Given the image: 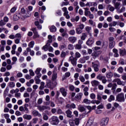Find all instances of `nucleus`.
<instances>
[{
  "mask_svg": "<svg viewBox=\"0 0 126 126\" xmlns=\"http://www.w3.org/2000/svg\"><path fill=\"white\" fill-rule=\"evenodd\" d=\"M49 123L52 126H58L60 124V120L58 116H52L49 120Z\"/></svg>",
  "mask_w": 126,
  "mask_h": 126,
  "instance_id": "1",
  "label": "nucleus"
},
{
  "mask_svg": "<svg viewBox=\"0 0 126 126\" xmlns=\"http://www.w3.org/2000/svg\"><path fill=\"white\" fill-rule=\"evenodd\" d=\"M116 100L118 101V102H125V94L124 93H121L119 94L116 96Z\"/></svg>",
  "mask_w": 126,
  "mask_h": 126,
  "instance_id": "2",
  "label": "nucleus"
},
{
  "mask_svg": "<svg viewBox=\"0 0 126 126\" xmlns=\"http://www.w3.org/2000/svg\"><path fill=\"white\" fill-rule=\"evenodd\" d=\"M29 107V104L26 103L23 106H20L19 108V111L20 112H26V113H29V110L28 109V107Z\"/></svg>",
  "mask_w": 126,
  "mask_h": 126,
  "instance_id": "3",
  "label": "nucleus"
},
{
  "mask_svg": "<svg viewBox=\"0 0 126 126\" xmlns=\"http://www.w3.org/2000/svg\"><path fill=\"white\" fill-rule=\"evenodd\" d=\"M115 40V38L113 37H110L109 38V49H113L114 47H115V45H116V42L114 41Z\"/></svg>",
  "mask_w": 126,
  "mask_h": 126,
  "instance_id": "4",
  "label": "nucleus"
},
{
  "mask_svg": "<svg viewBox=\"0 0 126 126\" xmlns=\"http://www.w3.org/2000/svg\"><path fill=\"white\" fill-rule=\"evenodd\" d=\"M68 62H70L73 66H76V64H77V59L73 56H71L69 58Z\"/></svg>",
  "mask_w": 126,
  "mask_h": 126,
  "instance_id": "5",
  "label": "nucleus"
},
{
  "mask_svg": "<svg viewBox=\"0 0 126 126\" xmlns=\"http://www.w3.org/2000/svg\"><path fill=\"white\" fill-rule=\"evenodd\" d=\"M94 41L95 40L94 39V38H93V37L92 36L87 40L86 45L89 47H92V45L94 44Z\"/></svg>",
  "mask_w": 126,
  "mask_h": 126,
  "instance_id": "6",
  "label": "nucleus"
},
{
  "mask_svg": "<svg viewBox=\"0 0 126 126\" xmlns=\"http://www.w3.org/2000/svg\"><path fill=\"white\" fill-rule=\"evenodd\" d=\"M109 122V119L108 118H102L100 122V126H106L108 125Z\"/></svg>",
  "mask_w": 126,
  "mask_h": 126,
  "instance_id": "7",
  "label": "nucleus"
},
{
  "mask_svg": "<svg viewBox=\"0 0 126 126\" xmlns=\"http://www.w3.org/2000/svg\"><path fill=\"white\" fill-rule=\"evenodd\" d=\"M31 31H32L33 33L32 37L33 39H36V38H39V37H40V35L38 34V32L37 31L36 28H32Z\"/></svg>",
  "mask_w": 126,
  "mask_h": 126,
  "instance_id": "8",
  "label": "nucleus"
},
{
  "mask_svg": "<svg viewBox=\"0 0 126 126\" xmlns=\"http://www.w3.org/2000/svg\"><path fill=\"white\" fill-rule=\"evenodd\" d=\"M37 109L39 110V111H40V112H42L43 111H45V110H48L50 109V107L49 106H38Z\"/></svg>",
  "mask_w": 126,
  "mask_h": 126,
  "instance_id": "9",
  "label": "nucleus"
},
{
  "mask_svg": "<svg viewBox=\"0 0 126 126\" xmlns=\"http://www.w3.org/2000/svg\"><path fill=\"white\" fill-rule=\"evenodd\" d=\"M92 67H93L94 71L95 72H98L99 71V65L95 63L94 62H92Z\"/></svg>",
  "mask_w": 126,
  "mask_h": 126,
  "instance_id": "10",
  "label": "nucleus"
},
{
  "mask_svg": "<svg viewBox=\"0 0 126 126\" xmlns=\"http://www.w3.org/2000/svg\"><path fill=\"white\" fill-rule=\"evenodd\" d=\"M30 16H31V13L27 11V13L25 15L21 16V19H22V20H25L26 18H28V17H30Z\"/></svg>",
  "mask_w": 126,
  "mask_h": 126,
  "instance_id": "11",
  "label": "nucleus"
},
{
  "mask_svg": "<svg viewBox=\"0 0 126 126\" xmlns=\"http://www.w3.org/2000/svg\"><path fill=\"white\" fill-rule=\"evenodd\" d=\"M92 86L93 87H95L96 86H98L99 84H100V82L96 80H93L91 82Z\"/></svg>",
  "mask_w": 126,
  "mask_h": 126,
  "instance_id": "12",
  "label": "nucleus"
},
{
  "mask_svg": "<svg viewBox=\"0 0 126 126\" xmlns=\"http://www.w3.org/2000/svg\"><path fill=\"white\" fill-rule=\"evenodd\" d=\"M32 114L34 117H39V118L42 117V115L37 110H33L32 112Z\"/></svg>",
  "mask_w": 126,
  "mask_h": 126,
  "instance_id": "13",
  "label": "nucleus"
},
{
  "mask_svg": "<svg viewBox=\"0 0 126 126\" xmlns=\"http://www.w3.org/2000/svg\"><path fill=\"white\" fill-rule=\"evenodd\" d=\"M93 123H94V119H93V118H90L87 124H86V126H92V125H93Z\"/></svg>",
  "mask_w": 126,
  "mask_h": 126,
  "instance_id": "14",
  "label": "nucleus"
},
{
  "mask_svg": "<svg viewBox=\"0 0 126 126\" xmlns=\"http://www.w3.org/2000/svg\"><path fill=\"white\" fill-rule=\"evenodd\" d=\"M114 6L115 9H116L117 11H119L121 8V2H117L114 4Z\"/></svg>",
  "mask_w": 126,
  "mask_h": 126,
  "instance_id": "15",
  "label": "nucleus"
},
{
  "mask_svg": "<svg viewBox=\"0 0 126 126\" xmlns=\"http://www.w3.org/2000/svg\"><path fill=\"white\" fill-rule=\"evenodd\" d=\"M67 117L71 119L72 118V112L70 110L68 109L65 111Z\"/></svg>",
  "mask_w": 126,
  "mask_h": 126,
  "instance_id": "16",
  "label": "nucleus"
},
{
  "mask_svg": "<svg viewBox=\"0 0 126 126\" xmlns=\"http://www.w3.org/2000/svg\"><path fill=\"white\" fill-rule=\"evenodd\" d=\"M60 92L62 93L63 96V97L66 96L67 93L66 92V91H65V89H64V88H61L60 89Z\"/></svg>",
  "mask_w": 126,
  "mask_h": 126,
  "instance_id": "17",
  "label": "nucleus"
},
{
  "mask_svg": "<svg viewBox=\"0 0 126 126\" xmlns=\"http://www.w3.org/2000/svg\"><path fill=\"white\" fill-rule=\"evenodd\" d=\"M119 54L120 55V56H121L122 57H124L125 56H126V49H119Z\"/></svg>",
  "mask_w": 126,
  "mask_h": 126,
  "instance_id": "18",
  "label": "nucleus"
},
{
  "mask_svg": "<svg viewBox=\"0 0 126 126\" xmlns=\"http://www.w3.org/2000/svg\"><path fill=\"white\" fill-rule=\"evenodd\" d=\"M21 18V16L20 14H15L13 16V20L14 21H17V20H19V19H20Z\"/></svg>",
  "mask_w": 126,
  "mask_h": 126,
  "instance_id": "19",
  "label": "nucleus"
},
{
  "mask_svg": "<svg viewBox=\"0 0 126 126\" xmlns=\"http://www.w3.org/2000/svg\"><path fill=\"white\" fill-rule=\"evenodd\" d=\"M40 77H41V75H37L35 77L34 80L36 84H40V82H41V80L39 79Z\"/></svg>",
  "mask_w": 126,
  "mask_h": 126,
  "instance_id": "20",
  "label": "nucleus"
},
{
  "mask_svg": "<svg viewBox=\"0 0 126 126\" xmlns=\"http://www.w3.org/2000/svg\"><path fill=\"white\" fill-rule=\"evenodd\" d=\"M82 96H83V94L82 93H79L75 96V98L77 99V100H81Z\"/></svg>",
  "mask_w": 126,
  "mask_h": 126,
  "instance_id": "21",
  "label": "nucleus"
},
{
  "mask_svg": "<svg viewBox=\"0 0 126 126\" xmlns=\"http://www.w3.org/2000/svg\"><path fill=\"white\" fill-rule=\"evenodd\" d=\"M77 38L74 36H71L68 38V41L71 42V43H75V41H76Z\"/></svg>",
  "mask_w": 126,
  "mask_h": 126,
  "instance_id": "22",
  "label": "nucleus"
},
{
  "mask_svg": "<svg viewBox=\"0 0 126 126\" xmlns=\"http://www.w3.org/2000/svg\"><path fill=\"white\" fill-rule=\"evenodd\" d=\"M34 25H35L37 28L39 30H41L42 29V25H40V23L38 21H35L34 22Z\"/></svg>",
  "mask_w": 126,
  "mask_h": 126,
  "instance_id": "23",
  "label": "nucleus"
},
{
  "mask_svg": "<svg viewBox=\"0 0 126 126\" xmlns=\"http://www.w3.org/2000/svg\"><path fill=\"white\" fill-rule=\"evenodd\" d=\"M23 118L25 120H28V121H30V120L32 119V116L30 115L25 114L23 115Z\"/></svg>",
  "mask_w": 126,
  "mask_h": 126,
  "instance_id": "24",
  "label": "nucleus"
},
{
  "mask_svg": "<svg viewBox=\"0 0 126 126\" xmlns=\"http://www.w3.org/2000/svg\"><path fill=\"white\" fill-rule=\"evenodd\" d=\"M116 82L118 85H122V86H125V85H126L125 83L122 82L120 79H117Z\"/></svg>",
  "mask_w": 126,
  "mask_h": 126,
  "instance_id": "25",
  "label": "nucleus"
},
{
  "mask_svg": "<svg viewBox=\"0 0 126 126\" xmlns=\"http://www.w3.org/2000/svg\"><path fill=\"white\" fill-rule=\"evenodd\" d=\"M85 29L88 34H90V37H91L92 36L91 34V27L87 26L85 28Z\"/></svg>",
  "mask_w": 126,
  "mask_h": 126,
  "instance_id": "26",
  "label": "nucleus"
},
{
  "mask_svg": "<svg viewBox=\"0 0 126 126\" xmlns=\"http://www.w3.org/2000/svg\"><path fill=\"white\" fill-rule=\"evenodd\" d=\"M80 19V17L78 16H76L75 18H71L70 20L72 22H77Z\"/></svg>",
  "mask_w": 126,
  "mask_h": 126,
  "instance_id": "27",
  "label": "nucleus"
},
{
  "mask_svg": "<svg viewBox=\"0 0 126 126\" xmlns=\"http://www.w3.org/2000/svg\"><path fill=\"white\" fill-rule=\"evenodd\" d=\"M42 70V68H36V70L35 71V73L37 75H40V76H42V74L40 73V72Z\"/></svg>",
  "mask_w": 126,
  "mask_h": 126,
  "instance_id": "28",
  "label": "nucleus"
},
{
  "mask_svg": "<svg viewBox=\"0 0 126 126\" xmlns=\"http://www.w3.org/2000/svg\"><path fill=\"white\" fill-rule=\"evenodd\" d=\"M58 77V74L56 72H54L52 74V80L53 81L57 80V78Z\"/></svg>",
  "mask_w": 126,
  "mask_h": 126,
  "instance_id": "29",
  "label": "nucleus"
},
{
  "mask_svg": "<svg viewBox=\"0 0 126 126\" xmlns=\"http://www.w3.org/2000/svg\"><path fill=\"white\" fill-rule=\"evenodd\" d=\"M107 8H108V9H109V10L111 11V12H113V11H114V10H115V7L112 6V5L108 4L107 5Z\"/></svg>",
  "mask_w": 126,
  "mask_h": 126,
  "instance_id": "30",
  "label": "nucleus"
},
{
  "mask_svg": "<svg viewBox=\"0 0 126 126\" xmlns=\"http://www.w3.org/2000/svg\"><path fill=\"white\" fill-rule=\"evenodd\" d=\"M50 32H57V28L55 26H52L50 28Z\"/></svg>",
  "mask_w": 126,
  "mask_h": 126,
  "instance_id": "31",
  "label": "nucleus"
},
{
  "mask_svg": "<svg viewBox=\"0 0 126 126\" xmlns=\"http://www.w3.org/2000/svg\"><path fill=\"white\" fill-rule=\"evenodd\" d=\"M117 87H118V85L116 83H114L113 85H112L111 91H112L113 93H115V91H116Z\"/></svg>",
  "mask_w": 126,
  "mask_h": 126,
  "instance_id": "32",
  "label": "nucleus"
},
{
  "mask_svg": "<svg viewBox=\"0 0 126 126\" xmlns=\"http://www.w3.org/2000/svg\"><path fill=\"white\" fill-rule=\"evenodd\" d=\"M86 38H87V34L86 33H82V36H81V39L82 41H84Z\"/></svg>",
  "mask_w": 126,
  "mask_h": 126,
  "instance_id": "33",
  "label": "nucleus"
},
{
  "mask_svg": "<svg viewBox=\"0 0 126 126\" xmlns=\"http://www.w3.org/2000/svg\"><path fill=\"white\" fill-rule=\"evenodd\" d=\"M83 102L85 103V104H86L87 105H89L91 104V100L88 99V98H85L83 100Z\"/></svg>",
  "mask_w": 126,
  "mask_h": 126,
  "instance_id": "34",
  "label": "nucleus"
},
{
  "mask_svg": "<svg viewBox=\"0 0 126 126\" xmlns=\"http://www.w3.org/2000/svg\"><path fill=\"white\" fill-rule=\"evenodd\" d=\"M116 25H119V22L116 21H113L111 24H109V27H112V26H116Z\"/></svg>",
  "mask_w": 126,
  "mask_h": 126,
  "instance_id": "35",
  "label": "nucleus"
},
{
  "mask_svg": "<svg viewBox=\"0 0 126 126\" xmlns=\"http://www.w3.org/2000/svg\"><path fill=\"white\" fill-rule=\"evenodd\" d=\"M75 30L77 34H81V33L83 32V30L79 28H76Z\"/></svg>",
  "mask_w": 126,
  "mask_h": 126,
  "instance_id": "36",
  "label": "nucleus"
},
{
  "mask_svg": "<svg viewBox=\"0 0 126 126\" xmlns=\"http://www.w3.org/2000/svg\"><path fill=\"white\" fill-rule=\"evenodd\" d=\"M16 9H17V6H14V7L11 8L10 11L11 13H14V12H15V11H16Z\"/></svg>",
  "mask_w": 126,
  "mask_h": 126,
  "instance_id": "37",
  "label": "nucleus"
},
{
  "mask_svg": "<svg viewBox=\"0 0 126 126\" xmlns=\"http://www.w3.org/2000/svg\"><path fill=\"white\" fill-rule=\"evenodd\" d=\"M115 100V96L113 95V94L110 95L108 99V102H111L112 101H114Z\"/></svg>",
  "mask_w": 126,
  "mask_h": 126,
  "instance_id": "38",
  "label": "nucleus"
},
{
  "mask_svg": "<svg viewBox=\"0 0 126 126\" xmlns=\"http://www.w3.org/2000/svg\"><path fill=\"white\" fill-rule=\"evenodd\" d=\"M8 91H9V89H8V88L7 87L3 92V95L4 98L6 97V95H7V93H8Z\"/></svg>",
  "mask_w": 126,
  "mask_h": 126,
  "instance_id": "39",
  "label": "nucleus"
},
{
  "mask_svg": "<svg viewBox=\"0 0 126 126\" xmlns=\"http://www.w3.org/2000/svg\"><path fill=\"white\" fill-rule=\"evenodd\" d=\"M9 87H11V88H13V87H15V83L13 82H9L8 83Z\"/></svg>",
  "mask_w": 126,
  "mask_h": 126,
  "instance_id": "40",
  "label": "nucleus"
},
{
  "mask_svg": "<svg viewBox=\"0 0 126 126\" xmlns=\"http://www.w3.org/2000/svg\"><path fill=\"white\" fill-rule=\"evenodd\" d=\"M89 23L90 25H91V26L94 27L96 26V23L94 22V21H93L92 20H89Z\"/></svg>",
  "mask_w": 126,
  "mask_h": 126,
  "instance_id": "41",
  "label": "nucleus"
},
{
  "mask_svg": "<svg viewBox=\"0 0 126 126\" xmlns=\"http://www.w3.org/2000/svg\"><path fill=\"white\" fill-rule=\"evenodd\" d=\"M105 77L104 76L102 75L101 74H99L97 77V79H98L99 80H102Z\"/></svg>",
  "mask_w": 126,
  "mask_h": 126,
  "instance_id": "42",
  "label": "nucleus"
},
{
  "mask_svg": "<svg viewBox=\"0 0 126 126\" xmlns=\"http://www.w3.org/2000/svg\"><path fill=\"white\" fill-rule=\"evenodd\" d=\"M49 47H50V45L46 44L45 45L43 46L42 49L44 50L45 52H47V51H48V48H49Z\"/></svg>",
  "mask_w": 126,
  "mask_h": 126,
  "instance_id": "43",
  "label": "nucleus"
},
{
  "mask_svg": "<svg viewBox=\"0 0 126 126\" xmlns=\"http://www.w3.org/2000/svg\"><path fill=\"white\" fill-rule=\"evenodd\" d=\"M35 44V42L34 41H32L29 43V47L30 48H33L34 47V45Z\"/></svg>",
  "mask_w": 126,
  "mask_h": 126,
  "instance_id": "44",
  "label": "nucleus"
},
{
  "mask_svg": "<svg viewBox=\"0 0 126 126\" xmlns=\"http://www.w3.org/2000/svg\"><path fill=\"white\" fill-rule=\"evenodd\" d=\"M78 109L80 112H84L85 111V108L82 106H79Z\"/></svg>",
  "mask_w": 126,
  "mask_h": 126,
  "instance_id": "45",
  "label": "nucleus"
},
{
  "mask_svg": "<svg viewBox=\"0 0 126 126\" xmlns=\"http://www.w3.org/2000/svg\"><path fill=\"white\" fill-rule=\"evenodd\" d=\"M79 79L80 80L81 82H84V81H85V78L82 75L79 76Z\"/></svg>",
  "mask_w": 126,
  "mask_h": 126,
  "instance_id": "46",
  "label": "nucleus"
},
{
  "mask_svg": "<svg viewBox=\"0 0 126 126\" xmlns=\"http://www.w3.org/2000/svg\"><path fill=\"white\" fill-rule=\"evenodd\" d=\"M43 119L44 121H48L49 120V117L45 113H43Z\"/></svg>",
  "mask_w": 126,
  "mask_h": 126,
  "instance_id": "47",
  "label": "nucleus"
},
{
  "mask_svg": "<svg viewBox=\"0 0 126 126\" xmlns=\"http://www.w3.org/2000/svg\"><path fill=\"white\" fill-rule=\"evenodd\" d=\"M106 77H107V78H111V77H113V73H112V72L107 73L106 74Z\"/></svg>",
  "mask_w": 126,
  "mask_h": 126,
  "instance_id": "48",
  "label": "nucleus"
},
{
  "mask_svg": "<svg viewBox=\"0 0 126 126\" xmlns=\"http://www.w3.org/2000/svg\"><path fill=\"white\" fill-rule=\"evenodd\" d=\"M126 11V7H122L121 9V10H119L117 11L118 13H122V12H124V11Z\"/></svg>",
  "mask_w": 126,
  "mask_h": 126,
  "instance_id": "49",
  "label": "nucleus"
},
{
  "mask_svg": "<svg viewBox=\"0 0 126 126\" xmlns=\"http://www.w3.org/2000/svg\"><path fill=\"white\" fill-rule=\"evenodd\" d=\"M66 56V53H65V52H64V51H62L61 54V58L64 59Z\"/></svg>",
  "mask_w": 126,
  "mask_h": 126,
  "instance_id": "50",
  "label": "nucleus"
},
{
  "mask_svg": "<svg viewBox=\"0 0 126 126\" xmlns=\"http://www.w3.org/2000/svg\"><path fill=\"white\" fill-rule=\"evenodd\" d=\"M57 114H58V115H62V114H63V113L61 108H58L57 110Z\"/></svg>",
  "mask_w": 126,
  "mask_h": 126,
  "instance_id": "51",
  "label": "nucleus"
},
{
  "mask_svg": "<svg viewBox=\"0 0 126 126\" xmlns=\"http://www.w3.org/2000/svg\"><path fill=\"white\" fill-rule=\"evenodd\" d=\"M82 48V46L80 44H77L75 46L76 50H80Z\"/></svg>",
  "mask_w": 126,
  "mask_h": 126,
  "instance_id": "52",
  "label": "nucleus"
},
{
  "mask_svg": "<svg viewBox=\"0 0 126 126\" xmlns=\"http://www.w3.org/2000/svg\"><path fill=\"white\" fill-rule=\"evenodd\" d=\"M92 56L93 57L94 59H96V58L98 57V54L97 53V52H94L92 53Z\"/></svg>",
  "mask_w": 126,
  "mask_h": 126,
  "instance_id": "53",
  "label": "nucleus"
},
{
  "mask_svg": "<svg viewBox=\"0 0 126 126\" xmlns=\"http://www.w3.org/2000/svg\"><path fill=\"white\" fill-rule=\"evenodd\" d=\"M6 24V23H5L4 21L3 20H1L0 21V26H4Z\"/></svg>",
  "mask_w": 126,
  "mask_h": 126,
  "instance_id": "54",
  "label": "nucleus"
},
{
  "mask_svg": "<svg viewBox=\"0 0 126 126\" xmlns=\"http://www.w3.org/2000/svg\"><path fill=\"white\" fill-rule=\"evenodd\" d=\"M79 62L80 63H86V60L84 59V58H80L79 60Z\"/></svg>",
  "mask_w": 126,
  "mask_h": 126,
  "instance_id": "55",
  "label": "nucleus"
},
{
  "mask_svg": "<svg viewBox=\"0 0 126 126\" xmlns=\"http://www.w3.org/2000/svg\"><path fill=\"white\" fill-rule=\"evenodd\" d=\"M67 48L68 50H73L74 47L73 46V45L70 44L68 45Z\"/></svg>",
  "mask_w": 126,
  "mask_h": 126,
  "instance_id": "56",
  "label": "nucleus"
},
{
  "mask_svg": "<svg viewBox=\"0 0 126 126\" xmlns=\"http://www.w3.org/2000/svg\"><path fill=\"white\" fill-rule=\"evenodd\" d=\"M118 70L119 73H123V71L124 70L123 67L122 66L119 67L118 69Z\"/></svg>",
  "mask_w": 126,
  "mask_h": 126,
  "instance_id": "57",
  "label": "nucleus"
},
{
  "mask_svg": "<svg viewBox=\"0 0 126 126\" xmlns=\"http://www.w3.org/2000/svg\"><path fill=\"white\" fill-rule=\"evenodd\" d=\"M79 122H80V120L79 118L75 119V123L76 126H78V125H79Z\"/></svg>",
  "mask_w": 126,
  "mask_h": 126,
  "instance_id": "58",
  "label": "nucleus"
},
{
  "mask_svg": "<svg viewBox=\"0 0 126 126\" xmlns=\"http://www.w3.org/2000/svg\"><path fill=\"white\" fill-rule=\"evenodd\" d=\"M104 93L108 94V95H110L111 94V90L105 89L104 91Z\"/></svg>",
  "mask_w": 126,
  "mask_h": 126,
  "instance_id": "59",
  "label": "nucleus"
},
{
  "mask_svg": "<svg viewBox=\"0 0 126 126\" xmlns=\"http://www.w3.org/2000/svg\"><path fill=\"white\" fill-rule=\"evenodd\" d=\"M69 2L68 1L63 2L61 4V6H63V5H68Z\"/></svg>",
  "mask_w": 126,
  "mask_h": 126,
  "instance_id": "60",
  "label": "nucleus"
},
{
  "mask_svg": "<svg viewBox=\"0 0 126 126\" xmlns=\"http://www.w3.org/2000/svg\"><path fill=\"white\" fill-rule=\"evenodd\" d=\"M69 33L70 34V35H74V34H75V31L74 30H72L69 31Z\"/></svg>",
  "mask_w": 126,
  "mask_h": 126,
  "instance_id": "61",
  "label": "nucleus"
},
{
  "mask_svg": "<svg viewBox=\"0 0 126 126\" xmlns=\"http://www.w3.org/2000/svg\"><path fill=\"white\" fill-rule=\"evenodd\" d=\"M32 123L33 124H37V123H38V118H33L32 120Z\"/></svg>",
  "mask_w": 126,
  "mask_h": 126,
  "instance_id": "62",
  "label": "nucleus"
},
{
  "mask_svg": "<svg viewBox=\"0 0 126 126\" xmlns=\"http://www.w3.org/2000/svg\"><path fill=\"white\" fill-rule=\"evenodd\" d=\"M69 124L70 125V126H74V123L73 122V121L71 120H70L69 121Z\"/></svg>",
  "mask_w": 126,
  "mask_h": 126,
  "instance_id": "63",
  "label": "nucleus"
},
{
  "mask_svg": "<svg viewBox=\"0 0 126 126\" xmlns=\"http://www.w3.org/2000/svg\"><path fill=\"white\" fill-rule=\"evenodd\" d=\"M109 31H110V32H115L116 29L114 28L110 27L109 28Z\"/></svg>",
  "mask_w": 126,
  "mask_h": 126,
  "instance_id": "64",
  "label": "nucleus"
}]
</instances>
